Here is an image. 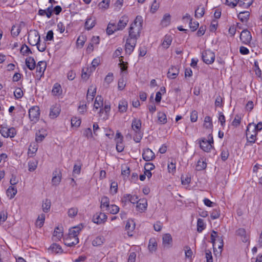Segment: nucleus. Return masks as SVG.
Returning <instances> with one entry per match:
<instances>
[{
    "instance_id": "obj_24",
    "label": "nucleus",
    "mask_w": 262,
    "mask_h": 262,
    "mask_svg": "<svg viewBox=\"0 0 262 262\" xmlns=\"http://www.w3.org/2000/svg\"><path fill=\"white\" fill-rule=\"evenodd\" d=\"M26 64L30 70H33L36 66L35 61L32 57H29L26 59Z\"/></svg>"
},
{
    "instance_id": "obj_57",
    "label": "nucleus",
    "mask_w": 262,
    "mask_h": 262,
    "mask_svg": "<svg viewBox=\"0 0 262 262\" xmlns=\"http://www.w3.org/2000/svg\"><path fill=\"white\" fill-rule=\"evenodd\" d=\"M118 184L116 182H113L111 184L110 191L111 193L115 194L117 192Z\"/></svg>"
},
{
    "instance_id": "obj_12",
    "label": "nucleus",
    "mask_w": 262,
    "mask_h": 262,
    "mask_svg": "<svg viewBox=\"0 0 262 262\" xmlns=\"http://www.w3.org/2000/svg\"><path fill=\"white\" fill-rule=\"evenodd\" d=\"M60 108L59 105L55 104L52 105L50 108L49 117L51 119H54L57 118L60 112Z\"/></svg>"
},
{
    "instance_id": "obj_22",
    "label": "nucleus",
    "mask_w": 262,
    "mask_h": 262,
    "mask_svg": "<svg viewBox=\"0 0 262 262\" xmlns=\"http://www.w3.org/2000/svg\"><path fill=\"white\" fill-rule=\"evenodd\" d=\"M147 202L145 199L139 200L137 203L136 208L138 211L142 212H144L147 208Z\"/></svg>"
},
{
    "instance_id": "obj_42",
    "label": "nucleus",
    "mask_w": 262,
    "mask_h": 262,
    "mask_svg": "<svg viewBox=\"0 0 262 262\" xmlns=\"http://www.w3.org/2000/svg\"><path fill=\"white\" fill-rule=\"evenodd\" d=\"M148 247L149 250L151 252H155L157 250V243L155 239L151 238L149 240Z\"/></svg>"
},
{
    "instance_id": "obj_51",
    "label": "nucleus",
    "mask_w": 262,
    "mask_h": 262,
    "mask_svg": "<svg viewBox=\"0 0 262 262\" xmlns=\"http://www.w3.org/2000/svg\"><path fill=\"white\" fill-rule=\"evenodd\" d=\"M20 52L24 55H28L29 54H31L32 52L30 48L26 45L24 44L20 49Z\"/></svg>"
},
{
    "instance_id": "obj_34",
    "label": "nucleus",
    "mask_w": 262,
    "mask_h": 262,
    "mask_svg": "<svg viewBox=\"0 0 262 262\" xmlns=\"http://www.w3.org/2000/svg\"><path fill=\"white\" fill-rule=\"evenodd\" d=\"M16 193L17 189L14 186H10L7 190V194L10 199L13 198Z\"/></svg>"
},
{
    "instance_id": "obj_10",
    "label": "nucleus",
    "mask_w": 262,
    "mask_h": 262,
    "mask_svg": "<svg viewBox=\"0 0 262 262\" xmlns=\"http://www.w3.org/2000/svg\"><path fill=\"white\" fill-rule=\"evenodd\" d=\"M137 43V40L130 38L126 39L125 44V52L128 54H130L134 51Z\"/></svg>"
},
{
    "instance_id": "obj_19",
    "label": "nucleus",
    "mask_w": 262,
    "mask_h": 262,
    "mask_svg": "<svg viewBox=\"0 0 262 262\" xmlns=\"http://www.w3.org/2000/svg\"><path fill=\"white\" fill-rule=\"evenodd\" d=\"M82 228L83 226L81 224L73 227L70 229L69 235L72 237H78V235Z\"/></svg>"
},
{
    "instance_id": "obj_63",
    "label": "nucleus",
    "mask_w": 262,
    "mask_h": 262,
    "mask_svg": "<svg viewBox=\"0 0 262 262\" xmlns=\"http://www.w3.org/2000/svg\"><path fill=\"white\" fill-rule=\"evenodd\" d=\"M85 41V38L84 36H79L77 40V45L78 47H82Z\"/></svg>"
},
{
    "instance_id": "obj_29",
    "label": "nucleus",
    "mask_w": 262,
    "mask_h": 262,
    "mask_svg": "<svg viewBox=\"0 0 262 262\" xmlns=\"http://www.w3.org/2000/svg\"><path fill=\"white\" fill-rule=\"evenodd\" d=\"M205 13V8L203 5H200L195 11V17L196 18H201L203 16Z\"/></svg>"
},
{
    "instance_id": "obj_37",
    "label": "nucleus",
    "mask_w": 262,
    "mask_h": 262,
    "mask_svg": "<svg viewBox=\"0 0 262 262\" xmlns=\"http://www.w3.org/2000/svg\"><path fill=\"white\" fill-rule=\"evenodd\" d=\"M45 220V214L41 213L39 215L35 223V225L37 227L41 228L44 224Z\"/></svg>"
},
{
    "instance_id": "obj_15",
    "label": "nucleus",
    "mask_w": 262,
    "mask_h": 262,
    "mask_svg": "<svg viewBox=\"0 0 262 262\" xmlns=\"http://www.w3.org/2000/svg\"><path fill=\"white\" fill-rule=\"evenodd\" d=\"M236 235L240 236L244 243L249 242V234L244 228H239L236 231Z\"/></svg>"
},
{
    "instance_id": "obj_23",
    "label": "nucleus",
    "mask_w": 262,
    "mask_h": 262,
    "mask_svg": "<svg viewBox=\"0 0 262 262\" xmlns=\"http://www.w3.org/2000/svg\"><path fill=\"white\" fill-rule=\"evenodd\" d=\"M79 243V238L78 237H72L70 235L66 239L65 244L68 247H72L76 245Z\"/></svg>"
},
{
    "instance_id": "obj_5",
    "label": "nucleus",
    "mask_w": 262,
    "mask_h": 262,
    "mask_svg": "<svg viewBox=\"0 0 262 262\" xmlns=\"http://www.w3.org/2000/svg\"><path fill=\"white\" fill-rule=\"evenodd\" d=\"M40 110L37 106H33L29 110V116L30 120L34 123L36 122L39 118Z\"/></svg>"
},
{
    "instance_id": "obj_9",
    "label": "nucleus",
    "mask_w": 262,
    "mask_h": 262,
    "mask_svg": "<svg viewBox=\"0 0 262 262\" xmlns=\"http://www.w3.org/2000/svg\"><path fill=\"white\" fill-rule=\"evenodd\" d=\"M240 39L243 43L245 45L249 44L252 39L251 33L247 29L244 30L241 33Z\"/></svg>"
},
{
    "instance_id": "obj_17",
    "label": "nucleus",
    "mask_w": 262,
    "mask_h": 262,
    "mask_svg": "<svg viewBox=\"0 0 262 262\" xmlns=\"http://www.w3.org/2000/svg\"><path fill=\"white\" fill-rule=\"evenodd\" d=\"M163 245L164 247L169 248L172 245V238L169 233H166L163 235L162 237Z\"/></svg>"
},
{
    "instance_id": "obj_60",
    "label": "nucleus",
    "mask_w": 262,
    "mask_h": 262,
    "mask_svg": "<svg viewBox=\"0 0 262 262\" xmlns=\"http://www.w3.org/2000/svg\"><path fill=\"white\" fill-rule=\"evenodd\" d=\"M61 181V176L58 174V176L55 174L52 179V183L54 185H58Z\"/></svg>"
},
{
    "instance_id": "obj_4",
    "label": "nucleus",
    "mask_w": 262,
    "mask_h": 262,
    "mask_svg": "<svg viewBox=\"0 0 262 262\" xmlns=\"http://www.w3.org/2000/svg\"><path fill=\"white\" fill-rule=\"evenodd\" d=\"M202 58L203 61L206 64L213 63L215 59V54L210 50H207L202 52Z\"/></svg>"
},
{
    "instance_id": "obj_45",
    "label": "nucleus",
    "mask_w": 262,
    "mask_h": 262,
    "mask_svg": "<svg viewBox=\"0 0 262 262\" xmlns=\"http://www.w3.org/2000/svg\"><path fill=\"white\" fill-rule=\"evenodd\" d=\"M105 211L111 214H115L119 212V208L117 205H111L109 206L108 208H107Z\"/></svg>"
},
{
    "instance_id": "obj_46",
    "label": "nucleus",
    "mask_w": 262,
    "mask_h": 262,
    "mask_svg": "<svg viewBox=\"0 0 262 262\" xmlns=\"http://www.w3.org/2000/svg\"><path fill=\"white\" fill-rule=\"evenodd\" d=\"M168 170L170 173H173L176 172V161L174 160L171 159V161H169Z\"/></svg>"
},
{
    "instance_id": "obj_31",
    "label": "nucleus",
    "mask_w": 262,
    "mask_h": 262,
    "mask_svg": "<svg viewBox=\"0 0 262 262\" xmlns=\"http://www.w3.org/2000/svg\"><path fill=\"white\" fill-rule=\"evenodd\" d=\"M104 242L105 238L103 236H98L94 239V240L92 241V245L94 246H100L104 243Z\"/></svg>"
},
{
    "instance_id": "obj_32",
    "label": "nucleus",
    "mask_w": 262,
    "mask_h": 262,
    "mask_svg": "<svg viewBox=\"0 0 262 262\" xmlns=\"http://www.w3.org/2000/svg\"><path fill=\"white\" fill-rule=\"evenodd\" d=\"M52 93L54 96H58L61 94L62 89L59 83H56L54 84L52 90Z\"/></svg>"
},
{
    "instance_id": "obj_6",
    "label": "nucleus",
    "mask_w": 262,
    "mask_h": 262,
    "mask_svg": "<svg viewBox=\"0 0 262 262\" xmlns=\"http://www.w3.org/2000/svg\"><path fill=\"white\" fill-rule=\"evenodd\" d=\"M28 42L31 46H35L40 41V35L36 30L31 31L28 37Z\"/></svg>"
},
{
    "instance_id": "obj_56",
    "label": "nucleus",
    "mask_w": 262,
    "mask_h": 262,
    "mask_svg": "<svg viewBox=\"0 0 262 262\" xmlns=\"http://www.w3.org/2000/svg\"><path fill=\"white\" fill-rule=\"evenodd\" d=\"M110 0H103L99 4V7L101 9H106L108 8Z\"/></svg>"
},
{
    "instance_id": "obj_47",
    "label": "nucleus",
    "mask_w": 262,
    "mask_h": 262,
    "mask_svg": "<svg viewBox=\"0 0 262 262\" xmlns=\"http://www.w3.org/2000/svg\"><path fill=\"white\" fill-rule=\"evenodd\" d=\"M205 228V224L202 219H199L197 221V231L199 232H202Z\"/></svg>"
},
{
    "instance_id": "obj_21",
    "label": "nucleus",
    "mask_w": 262,
    "mask_h": 262,
    "mask_svg": "<svg viewBox=\"0 0 262 262\" xmlns=\"http://www.w3.org/2000/svg\"><path fill=\"white\" fill-rule=\"evenodd\" d=\"M179 73V68L175 66H172L168 71L167 77L169 79H174L177 77Z\"/></svg>"
},
{
    "instance_id": "obj_16",
    "label": "nucleus",
    "mask_w": 262,
    "mask_h": 262,
    "mask_svg": "<svg viewBox=\"0 0 262 262\" xmlns=\"http://www.w3.org/2000/svg\"><path fill=\"white\" fill-rule=\"evenodd\" d=\"M46 67L47 64L45 61H40L38 62L36 66V72L38 73L40 78L43 75Z\"/></svg>"
},
{
    "instance_id": "obj_58",
    "label": "nucleus",
    "mask_w": 262,
    "mask_h": 262,
    "mask_svg": "<svg viewBox=\"0 0 262 262\" xmlns=\"http://www.w3.org/2000/svg\"><path fill=\"white\" fill-rule=\"evenodd\" d=\"M159 8V4L157 3L156 0H154L151 6L150 12L152 13H154L157 11Z\"/></svg>"
},
{
    "instance_id": "obj_1",
    "label": "nucleus",
    "mask_w": 262,
    "mask_h": 262,
    "mask_svg": "<svg viewBox=\"0 0 262 262\" xmlns=\"http://www.w3.org/2000/svg\"><path fill=\"white\" fill-rule=\"evenodd\" d=\"M143 18L141 16H136L134 22L131 24L129 28L128 38L137 40L140 36V32L142 29Z\"/></svg>"
},
{
    "instance_id": "obj_36",
    "label": "nucleus",
    "mask_w": 262,
    "mask_h": 262,
    "mask_svg": "<svg viewBox=\"0 0 262 262\" xmlns=\"http://www.w3.org/2000/svg\"><path fill=\"white\" fill-rule=\"evenodd\" d=\"M172 37L170 35H165L162 43L164 48L167 49L172 42Z\"/></svg>"
},
{
    "instance_id": "obj_18",
    "label": "nucleus",
    "mask_w": 262,
    "mask_h": 262,
    "mask_svg": "<svg viewBox=\"0 0 262 262\" xmlns=\"http://www.w3.org/2000/svg\"><path fill=\"white\" fill-rule=\"evenodd\" d=\"M107 215L104 213L96 214L93 217V222L97 224H100L106 221Z\"/></svg>"
},
{
    "instance_id": "obj_27",
    "label": "nucleus",
    "mask_w": 262,
    "mask_h": 262,
    "mask_svg": "<svg viewBox=\"0 0 262 262\" xmlns=\"http://www.w3.org/2000/svg\"><path fill=\"white\" fill-rule=\"evenodd\" d=\"M118 25L115 24V23H110L108 25L106 32L108 35L112 34L114 32L120 30L118 28Z\"/></svg>"
},
{
    "instance_id": "obj_30",
    "label": "nucleus",
    "mask_w": 262,
    "mask_h": 262,
    "mask_svg": "<svg viewBox=\"0 0 262 262\" xmlns=\"http://www.w3.org/2000/svg\"><path fill=\"white\" fill-rule=\"evenodd\" d=\"M109 199L106 196H103L101 200V208L103 210L105 211L110 206Z\"/></svg>"
},
{
    "instance_id": "obj_33",
    "label": "nucleus",
    "mask_w": 262,
    "mask_h": 262,
    "mask_svg": "<svg viewBox=\"0 0 262 262\" xmlns=\"http://www.w3.org/2000/svg\"><path fill=\"white\" fill-rule=\"evenodd\" d=\"M250 13L248 11L241 12L238 15V18L243 23L246 22L249 17Z\"/></svg>"
},
{
    "instance_id": "obj_49",
    "label": "nucleus",
    "mask_w": 262,
    "mask_h": 262,
    "mask_svg": "<svg viewBox=\"0 0 262 262\" xmlns=\"http://www.w3.org/2000/svg\"><path fill=\"white\" fill-rule=\"evenodd\" d=\"M248 125H251L250 127L252 128L253 131H255L257 133L262 129V122H259L257 124L254 123H249Z\"/></svg>"
},
{
    "instance_id": "obj_14",
    "label": "nucleus",
    "mask_w": 262,
    "mask_h": 262,
    "mask_svg": "<svg viewBox=\"0 0 262 262\" xmlns=\"http://www.w3.org/2000/svg\"><path fill=\"white\" fill-rule=\"evenodd\" d=\"M96 86L91 85L88 89L86 95V100L88 102H92L96 93Z\"/></svg>"
},
{
    "instance_id": "obj_44",
    "label": "nucleus",
    "mask_w": 262,
    "mask_h": 262,
    "mask_svg": "<svg viewBox=\"0 0 262 262\" xmlns=\"http://www.w3.org/2000/svg\"><path fill=\"white\" fill-rule=\"evenodd\" d=\"M51 207V201L48 199H46L42 202V210L45 212L49 211Z\"/></svg>"
},
{
    "instance_id": "obj_64",
    "label": "nucleus",
    "mask_w": 262,
    "mask_h": 262,
    "mask_svg": "<svg viewBox=\"0 0 262 262\" xmlns=\"http://www.w3.org/2000/svg\"><path fill=\"white\" fill-rule=\"evenodd\" d=\"M114 80L113 74L112 73H109L104 79V82L109 84L111 83Z\"/></svg>"
},
{
    "instance_id": "obj_40",
    "label": "nucleus",
    "mask_w": 262,
    "mask_h": 262,
    "mask_svg": "<svg viewBox=\"0 0 262 262\" xmlns=\"http://www.w3.org/2000/svg\"><path fill=\"white\" fill-rule=\"evenodd\" d=\"M171 16L169 14H165L161 20V25L163 27H167L170 23Z\"/></svg>"
},
{
    "instance_id": "obj_55",
    "label": "nucleus",
    "mask_w": 262,
    "mask_h": 262,
    "mask_svg": "<svg viewBox=\"0 0 262 262\" xmlns=\"http://www.w3.org/2000/svg\"><path fill=\"white\" fill-rule=\"evenodd\" d=\"M38 147V144L36 143H31L28 149L29 152L32 154H35L37 150Z\"/></svg>"
},
{
    "instance_id": "obj_11",
    "label": "nucleus",
    "mask_w": 262,
    "mask_h": 262,
    "mask_svg": "<svg viewBox=\"0 0 262 262\" xmlns=\"http://www.w3.org/2000/svg\"><path fill=\"white\" fill-rule=\"evenodd\" d=\"M0 133L5 138H12L16 135V131L14 128L11 127L10 128H2L0 130Z\"/></svg>"
},
{
    "instance_id": "obj_61",
    "label": "nucleus",
    "mask_w": 262,
    "mask_h": 262,
    "mask_svg": "<svg viewBox=\"0 0 262 262\" xmlns=\"http://www.w3.org/2000/svg\"><path fill=\"white\" fill-rule=\"evenodd\" d=\"M20 32V28L19 27H16L15 26H13L11 29V34L14 36H17Z\"/></svg>"
},
{
    "instance_id": "obj_48",
    "label": "nucleus",
    "mask_w": 262,
    "mask_h": 262,
    "mask_svg": "<svg viewBox=\"0 0 262 262\" xmlns=\"http://www.w3.org/2000/svg\"><path fill=\"white\" fill-rule=\"evenodd\" d=\"M111 110V106L109 104H105L103 107H102L100 110L99 113L100 114H103L104 112L105 114L106 117L105 119L107 118L108 114L110 111Z\"/></svg>"
},
{
    "instance_id": "obj_26",
    "label": "nucleus",
    "mask_w": 262,
    "mask_h": 262,
    "mask_svg": "<svg viewBox=\"0 0 262 262\" xmlns=\"http://www.w3.org/2000/svg\"><path fill=\"white\" fill-rule=\"evenodd\" d=\"M103 98L101 96H97L95 98L94 104V109L98 110L99 108L101 109L103 106Z\"/></svg>"
},
{
    "instance_id": "obj_8",
    "label": "nucleus",
    "mask_w": 262,
    "mask_h": 262,
    "mask_svg": "<svg viewBox=\"0 0 262 262\" xmlns=\"http://www.w3.org/2000/svg\"><path fill=\"white\" fill-rule=\"evenodd\" d=\"M115 141L116 143V149L120 152H122L124 148V144L123 143V137L121 135V133L117 132L115 137Z\"/></svg>"
},
{
    "instance_id": "obj_28",
    "label": "nucleus",
    "mask_w": 262,
    "mask_h": 262,
    "mask_svg": "<svg viewBox=\"0 0 262 262\" xmlns=\"http://www.w3.org/2000/svg\"><path fill=\"white\" fill-rule=\"evenodd\" d=\"M128 106L127 102L125 100H122L119 101L118 105L119 111L120 113H124L127 111Z\"/></svg>"
},
{
    "instance_id": "obj_54",
    "label": "nucleus",
    "mask_w": 262,
    "mask_h": 262,
    "mask_svg": "<svg viewBox=\"0 0 262 262\" xmlns=\"http://www.w3.org/2000/svg\"><path fill=\"white\" fill-rule=\"evenodd\" d=\"M81 124V119L77 117H73L71 119V125L72 126L78 127Z\"/></svg>"
},
{
    "instance_id": "obj_53",
    "label": "nucleus",
    "mask_w": 262,
    "mask_h": 262,
    "mask_svg": "<svg viewBox=\"0 0 262 262\" xmlns=\"http://www.w3.org/2000/svg\"><path fill=\"white\" fill-rule=\"evenodd\" d=\"M206 165L207 164L205 161L199 160L196 165V169L197 170H202L206 167Z\"/></svg>"
},
{
    "instance_id": "obj_3",
    "label": "nucleus",
    "mask_w": 262,
    "mask_h": 262,
    "mask_svg": "<svg viewBox=\"0 0 262 262\" xmlns=\"http://www.w3.org/2000/svg\"><path fill=\"white\" fill-rule=\"evenodd\" d=\"M200 148L205 152H209L213 147V140L212 136L210 134L208 139L203 138L199 141Z\"/></svg>"
},
{
    "instance_id": "obj_7",
    "label": "nucleus",
    "mask_w": 262,
    "mask_h": 262,
    "mask_svg": "<svg viewBox=\"0 0 262 262\" xmlns=\"http://www.w3.org/2000/svg\"><path fill=\"white\" fill-rule=\"evenodd\" d=\"M251 125H248L246 129V136L247 141L251 143H254L255 141L257 133L255 131H253L252 128L250 127Z\"/></svg>"
},
{
    "instance_id": "obj_62",
    "label": "nucleus",
    "mask_w": 262,
    "mask_h": 262,
    "mask_svg": "<svg viewBox=\"0 0 262 262\" xmlns=\"http://www.w3.org/2000/svg\"><path fill=\"white\" fill-rule=\"evenodd\" d=\"M14 95L16 99L21 98L23 96V91L20 88H17L14 92Z\"/></svg>"
},
{
    "instance_id": "obj_13",
    "label": "nucleus",
    "mask_w": 262,
    "mask_h": 262,
    "mask_svg": "<svg viewBox=\"0 0 262 262\" xmlns=\"http://www.w3.org/2000/svg\"><path fill=\"white\" fill-rule=\"evenodd\" d=\"M143 159L146 161H150L155 158L154 152L149 148L144 149L142 153Z\"/></svg>"
},
{
    "instance_id": "obj_25",
    "label": "nucleus",
    "mask_w": 262,
    "mask_h": 262,
    "mask_svg": "<svg viewBox=\"0 0 262 262\" xmlns=\"http://www.w3.org/2000/svg\"><path fill=\"white\" fill-rule=\"evenodd\" d=\"M95 18L94 17H90L85 23V28L86 29L90 30L95 25Z\"/></svg>"
},
{
    "instance_id": "obj_20",
    "label": "nucleus",
    "mask_w": 262,
    "mask_h": 262,
    "mask_svg": "<svg viewBox=\"0 0 262 262\" xmlns=\"http://www.w3.org/2000/svg\"><path fill=\"white\" fill-rule=\"evenodd\" d=\"M129 21V18L126 15H123L120 17L118 24V28L120 30H123L127 25Z\"/></svg>"
},
{
    "instance_id": "obj_35",
    "label": "nucleus",
    "mask_w": 262,
    "mask_h": 262,
    "mask_svg": "<svg viewBox=\"0 0 262 262\" xmlns=\"http://www.w3.org/2000/svg\"><path fill=\"white\" fill-rule=\"evenodd\" d=\"M135 227V224L133 220H128L125 225V229L127 231V233L129 235V232L133 231Z\"/></svg>"
},
{
    "instance_id": "obj_39",
    "label": "nucleus",
    "mask_w": 262,
    "mask_h": 262,
    "mask_svg": "<svg viewBox=\"0 0 262 262\" xmlns=\"http://www.w3.org/2000/svg\"><path fill=\"white\" fill-rule=\"evenodd\" d=\"M238 5L244 8H247L252 4V0H237Z\"/></svg>"
},
{
    "instance_id": "obj_41",
    "label": "nucleus",
    "mask_w": 262,
    "mask_h": 262,
    "mask_svg": "<svg viewBox=\"0 0 262 262\" xmlns=\"http://www.w3.org/2000/svg\"><path fill=\"white\" fill-rule=\"evenodd\" d=\"M158 119L159 122L161 124H164L167 121L166 115L163 112H159L158 113Z\"/></svg>"
},
{
    "instance_id": "obj_52",
    "label": "nucleus",
    "mask_w": 262,
    "mask_h": 262,
    "mask_svg": "<svg viewBox=\"0 0 262 262\" xmlns=\"http://www.w3.org/2000/svg\"><path fill=\"white\" fill-rule=\"evenodd\" d=\"M37 161H30L28 162V170L30 171H34L37 166Z\"/></svg>"
},
{
    "instance_id": "obj_50",
    "label": "nucleus",
    "mask_w": 262,
    "mask_h": 262,
    "mask_svg": "<svg viewBox=\"0 0 262 262\" xmlns=\"http://www.w3.org/2000/svg\"><path fill=\"white\" fill-rule=\"evenodd\" d=\"M78 210L76 207H72L70 208L68 211L69 217L73 218L76 216L78 213Z\"/></svg>"
},
{
    "instance_id": "obj_38",
    "label": "nucleus",
    "mask_w": 262,
    "mask_h": 262,
    "mask_svg": "<svg viewBox=\"0 0 262 262\" xmlns=\"http://www.w3.org/2000/svg\"><path fill=\"white\" fill-rule=\"evenodd\" d=\"M63 236L62 229L61 228L57 227L54 231L53 236L56 238V239L59 240Z\"/></svg>"
},
{
    "instance_id": "obj_2",
    "label": "nucleus",
    "mask_w": 262,
    "mask_h": 262,
    "mask_svg": "<svg viewBox=\"0 0 262 262\" xmlns=\"http://www.w3.org/2000/svg\"><path fill=\"white\" fill-rule=\"evenodd\" d=\"M141 121L139 119L134 118L132 122V128L134 132L133 139L136 143L140 142L143 137L141 130Z\"/></svg>"
},
{
    "instance_id": "obj_43",
    "label": "nucleus",
    "mask_w": 262,
    "mask_h": 262,
    "mask_svg": "<svg viewBox=\"0 0 262 262\" xmlns=\"http://www.w3.org/2000/svg\"><path fill=\"white\" fill-rule=\"evenodd\" d=\"M204 126L207 129H211L213 125L212 123V119L209 116H206L204 118Z\"/></svg>"
},
{
    "instance_id": "obj_59",
    "label": "nucleus",
    "mask_w": 262,
    "mask_h": 262,
    "mask_svg": "<svg viewBox=\"0 0 262 262\" xmlns=\"http://www.w3.org/2000/svg\"><path fill=\"white\" fill-rule=\"evenodd\" d=\"M126 85V80L124 78L119 79L118 83V88L119 90H122Z\"/></svg>"
}]
</instances>
